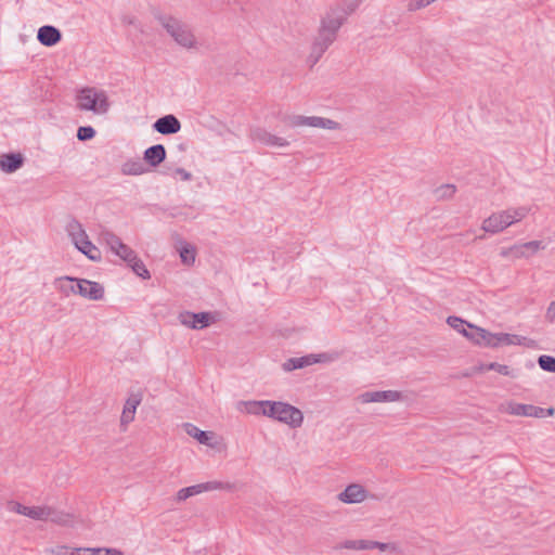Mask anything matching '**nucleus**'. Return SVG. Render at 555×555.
<instances>
[{
    "mask_svg": "<svg viewBox=\"0 0 555 555\" xmlns=\"http://www.w3.org/2000/svg\"><path fill=\"white\" fill-rule=\"evenodd\" d=\"M99 240L101 243L105 244L109 250L122 259L125 262L132 261L135 259V251L124 244L119 236H117L112 231L104 229L100 232Z\"/></svg>",
    "mask_w": 555,
    "mask_h": 555,
    "instance_id": "6",
    "label": "nucleus"
},
{
    "mask_svg": "<svg viewBox=\"0 0 555 555\" xmlns=\"http://www.w3.org/2000/svg\"><path fill=\"white\" fill-rule=\"evenodd\" d=\"M105 547H78L77 555H105Z\"/></svg>",
    "mask_w": 555,
    "mask_h": 555,
    "instance_id": "41",
    "label": "nucleus"
},
{
    "mask_svg": "<svg viewBox=\"0 0 555 555\" xmlns=\"http://www.w3.org/2000/svg\"><path fill=\"white\" fill-rule=\"evenodd\" d=\"M401 398V392L397 390L365 391L359 396V400L362 403L395 402L399 401Z\"/></svg>",
    "mask_w": 555,
    "mask_h": 555,
    "instance_id": "13",
    "label": "nucleus"
},
{
    "mask_svg": "<svg viewBox=\"0 0 555 555\" xmlns=\"http://www.w3.org/2000/svg\"><path fill=\"white\" fill-rule=\"evenodd\" d=\"M132 271L140 278L144 279V280H147L151 278V274H150V271L146 269L145 264L143 263V261L138 258V256L135 255V259L132 260V261H128L127 262Z\"/></svg>",
    "mask_w": 555,
    "mask_h": 555,
    "instance_id": "32",
    "label": "nucleus"
},
{
    "mask_svg": "<svg viewBox=\"0 0 555 555\" xmlns=\"http://www.w3.org/2000/svg\"><path fill=\"white\" fill-rule=\"evenodd\" d=\"M237 410L250 415H262L272 418L276 422L288 425L292 428H298L304 423L302 412L283 401L272 400H248L240 401Z\"/></svg>",
    "mask_w": 555,
    "mask_h": 555,
    "instance_id": "1",
    "label": "nucleus"
},
{
    "mask_svg": "<svg viewBox=\"0 0 555 555\" xmlns=\"http://www.w3.org/2000/svg\"><path fill=\"white\" fill-rule=\"evenodd\" d=\"M139 403H140V400H137V399H128L126 401V404L124 406L121 417H120V422L122 425L129 424L130 422L133 421L135 410H137V406L139 405Z\"/></svg>",
    "mask_w": 555,
    "mask_h": 555,
    "instance_id": "28",
    "label": "nucleus"
},
{
    "mask_svg": "<svg viewBox=\"0 0 555 555\" xmlns=\"http://www.w3.org/2000/svg\"><path fill=\"white\" fill-rule=\"evenodd\" d=\"M545 245L542 241H530L524 244L514 245L509 248V253L513 254L516 258L528 257L526 250H530L531 254L537 253L540 249H544Z\"/></svg>",
    "mask_w": 555,
    "mask_h": 555,
    "instance_id": "21",
    "label": "nucleus"
},
{
    "mask_svg": "<svg viewBox=\"0 0 555 555\" xmlns=\"http://www.w3.org/2000/svg\"><path fill=\"white\" fill-rule=\"evenodd\" d=\"M186 433L202 444H209L210 433L201 430L192 424H185Z\"/></svg>",
    "mask_w": 555,
    "mask_h": 555,
    "instance_id": "29",
    "label": "nucleus"
},
{
    "mask_svg": "<svg viewBox=\"0 0 555 555\" xmlns=\"http://www.w3.org/2000/svg\"><path fill=\"white\" fill-rule=\"evenodd\" d=\"M95 130L91 126H81L77 130V139L79 141H88L95 137Z\"/></svg>",
    "mask_w": 555,
    "mask_h": 555,
    "instance_id": "38",
    "label": "nucleus"
},
{
    "mask_svg": "<svg viewBox=\"0 0 555 555\" xmlns=\"http://www.w3.org/2000/svg\"><path fill=\"white\" fill-rule=\"evenodd\" d=\"M233 486L229 482L222 481H207L203 483L193 485L186 488H182L177 492V501L182 502L186 499L199 494L202 492L214 491V490H231Z\"/></svg>",
    "mask_w": 555,
    "mask_h": 555,
    "instance_id": "7",
    "label": "nucleus"
},
{
    "mask_svg": "<svg viewBox=\"0 0 555 555\" xmlns=\"http://www.w3.org/2000/svg\"><path fill=\"white\" fill-rule=\"evenodd\" d=\"M180 257L183 263L192 264L195 261L194 249L190 245L182 247L180 250Z\"/></svg>",
    "mask_w": 555,
    "mask_h": 555,
    "instance_id": "39",
    "label": "nucleus"
},
{
    "mask_svg": "<svg viewBox=\"0 0 555 555\" xmlns=\"http://www.w3.org/2000/svg\"><path fill=\"white\" fill-rule=\"evenodd\" d=\"M322 354H319V356H315V354H309V356H306V357H301V358H292V359H288L285 363H284V370L285 371H293V370H297V369H302L307 365H311L313 363H318L320 362V358Z\"/></svg>",
    "mask_w": 555,
    "mask_h": 555,
    "instance_id": "22",
    "label": "nucleus"
},
{
    "mask_svg": "<svg viewBox=\"0 0 555 555\" xmlns=\"http://www.w3.org/2000/svg\"><path fill=\"white\" fill-rule=\"evenodd\" d=\"M76 247L79 251H81L90 260H92V261L101 260L100 249L89 240L88 236H87V238L79 242L78 245H76Z\"/></svg>",
    "mask_w": 555,
    "mask_h": 555,
    "instance_id": "25",
    "label": "nucleus"
},
{
    "mask_svg": "<svg viewBox=\"0 0 555 555\" xmlns=\"http://www.w3.org/2000/svg\"><path fill=\"white\" fill-rule=\"evenodd\" d=\"M494 343H490L491 348H498L501 346H512V345H525L527 338L516 334H507V333H494Z\"/></svg>",
    "mask_w": 555,
    "mask_h": 555,
    "instance_id": "20",
    "label": "nucleus"
},
{
    "mask_svg": "<svg viewBox=\"0 0 555 555\" xmlns=\"http://www.w3.org/2000/svg\"><path fill=\"white\" fill-rule=\"evenodd\" d=\"M482 334L485 337L480 338L479 340V345L478 346H481V347H490L491 348V345L490 343H494V333H491L487 330L483 328L482 331Z\"/></svg>",
    "mask_w": 555,
    "mask_h": 555,
    "instance_id": "44",
    "label": "nucleus"
},
{
    "mask_svg": "<svg viewBox=\"0 0 555 555\" xmlns=\"http://www.w3.org/2000/svg\"><path fill=\"white\" fill-rule=\"evenodd\" d=\"M153 128L162 134H175L180 131L181 122L175 115L169 114L158 118L154 122Z\"/></svg>",
    "mask_w": 555,
    "mask_h": 555,
    "instance_id": "15",
    "label": "nucleus"
},
{
    "mask_svg": "<svg viewBox=\"0 0 555 555\" xmlns=\"http://www.w3.org/2000/svg\"><path fill=\"white\" fill-rule=\"evenodd\" d=\"M76 548H70L65 545L56 546L50 551L51 555H77Z\"/></svg>",
    "mask_w": 555,
    "mask_h": 555,
    "instance_id": "43",
    "label": "nucleus"
},
{
    "mask_svg": "<svg viewBox=\"0 0 555 555\" xmlns=\"http://www.w3.org/2000/svg\"><path fill=\"white\" fill-rule=\"evenodd\" d=\"M143 159L152 167H157L166 159V149L163 144H155L144 151Z\"/></svg>",
    "mask_w": 555,
    "mask_h": 555,
    "instance_id": "18",
    "label": "nucleus"
},
{
    "mask_svg": "<svg viewBox=\"0 0 555 555\" xmlns=\"http://www.w3.org/2000/svg\"><path fill=\"white\" fill-rule=\"evenodd\" d=\"M77 280L78 279L70 278V276H62V278H59L55 280V286L65 296H68L70 294H76Z\"/></svg>",
    "mask_w": 555,
    "mask_h": 555,
    "instance_id": "26",
    "label": "nucleus"
},
{
    "mask_svg": "<svg viewBox=\"0 0 555 555\" xmlns=\"http://www.w3.org/2000/svg\"><path fill=\"white\" fill-rule=\"evenodd\" d=\"M544 411H545V416H552L555 413L554 408L544 409Z\"/></svg>",
    "mask_w": 555,
    "mask_h": 555,
    "instance_id": "48",
    "label": "nucleus"
},
{
    "mask_svg": "<svg viewBox=\"0 0 555 555\" xmlns=\"http://www.w3.org/2000/svg\"><path fill=\"white\" fill-rule=\"evenodd\" d=\"M76 286V294L89 300H101L104 297V287L98 282L78 279Z\"/></svg>",
    "mask_w": 555,
    "mask_h": 555,
    "instance_id": "11",
    "label": "nucleus"
},
{
    "mask_svg": "<svg viewBox=\"0 0 555 555\" xmlns=\"http://www.w3.org/2000/svg\"><path fill=\"white\" fill-rule=\"evenodd\" d=\"M125 22H127L129 24H133V18L125 20Z\"/></svg>",
    "mask_w": 555,
    "mask_h": 555,
    "instance_id": "49",
    "label": "nucleus"
},
{
    "mask_svg": "<svg viewBox=\"0 0 555 555\" xmlns=\"http://www.w3.org/2000/svg\"><path fill=\"white\" fill-rule=\"evenodd\" d=\"M345 23V14L327 11L321 20V26L315 37L308 57L310 66L315 65L330 46L336 40L337 31Z\"/></svg>",
    "mask_w": 555,
    "mask_h": 555,
    "instance_id": "2",
    "label": "nucleus"
},
{
    "mask_svg": "<svg viewBox=\"0 0 555 555\" xmlns=\"http://www.w3.org/2000/svg\"><path fill=\"white\" fill-rule=\"evenodd\" d=\"M340 547L347 550H369V540H346Z\"/></svg>",
    "mask_w": 555,
    "mask_h": 555,
    "instance_id": "36",
    "label": "nucleus"
},
{
    "mask_svg": "<svg viewBox=\"0 0 555 555\" xmlns=\"http://www.w3.org/2000/svg\"><path fill=\"white\" fill-rule=\"evenodd\" d=\"M9 508L11 512L29 517L34 520H41L47 515L43 506H25L14 501L9 503Z\"/></svg>",
    "mask_w": 555,
    "mask_h": 555,
    "instance_id": "17",
    "label": "nucleus"
},
{
    "mask_svg": "<svg viewBox=\"0 0 555 555\" xmlns=\"http://www.w3.org/2000/svg\"><path fill=\"white\" fill-rule=\"evenodd\" d=\"M505 411L506 413L516 416H529L537 418L545 417V411L543 408L514 401H511L506 404Z\"/></svg>",
    "mask_w": 555,
    "mask_h": 555,
    "instance_id": "12",
    "label": "nucleus"
},
{
    "mask_svg": "<svg viewBox=\"0 0 555 555\" xmlns=\"http://www.w3.org/2000/svg\"><path fill=\"white\" fill-rule=\"evenodd\" d=\"M173 175L175 177L179 176L183 181L192 180V173L183 168H176Z\"/></svg>",
    "mask_w": 555,
    "mask_h": 555,
    "instance_id": "45",
    "label": "nucleus"
},
{
    "mask_svg": "<svg viewBox=\"0 0 555 555\" xmlns=\"http://www.w3.org/2000/svg\"><path fill=\"white\" fill-rule=\"evenodd\" d=\"M506 212L508 214L512 224H514L525 219L529 215L530 208L527 206L511 207L506 209Z\"/></svg>",
    "mask_w": 555,
    "mask_h": 555,
    "instance_id": "31",
    "label": "nucleus"
},
{
    "mask_svg": "<svg viewBox=\"0 0 555 555\" xmlns=\"http://www.w3.org/2000/svg\"><path fill=\"white\" fill-rule=\"evenodd\" d=\"M37 39L44 47H53L62 40V33L52 25H44L38 29Z\"/></svg>",
    "mask_w": 555,
    "mask_h": 555,
    "instance_id": "16",
    "label": "nucleus"
},
{
    "mask_svg": "<svg viewBox=\"0 0 555 555\" xmlns=\"http://www.w3.org/2000/svg\"><path fill=\"white\" fill-rule=\"evenodd\" d=\"M179 322L190 328L201 330L209 326L212 321V317L209 312H190L183 311L178 315Z\"/></svg>",
    "mask_w": 555,
    "mask_h": 555,
    "instance_id": "9",
    "label": "nucleus"
},
{
    "mask_svg": "<svg viewBox=\"0 0 555 555\" xmlns=\"http://www.w3.org/2000/svg\"><path fill=\"white\" fill-rule=\"evenodd\" d=\"M512 225V221L508 218V214L506 210H501L498 212H493L482 222V230L488 233H500L506 228Z\"/></svg>",
    "mask_w": 555,
    "mask_h": 555,
    "instance_id": "10",
    "label": "nucleus"
},
{
    "mask_svg": "<svg viewBox=\"0 0 555 555\" xmlns=\"http://www.w3.org/2000/svg\"><path fill=\"white\" fill-rule=\"evenodd\" d=\"M24 164L21 154L9 153L0 156V169L5 173H12L18 170Z\"/></svg>",
    "mask_w": 555,
    "mask_h": 555,
    "instance_id": "19",
    "label": "nucleus"
},
{
    "mask_svg": "<svg viewBox=\"0 0 555 555\" xmlns=\"http://www.w3.org/2000/svg\"><path fill=\"white\" fill-rule=\"evenodd\" d=\"M78 108L80 111H91L94 114H106L109 109L107 94L103 90L95 88H83L77 94Z\"/></svg>",
    "mask_w": 555,
    "mask_h": 555,
    "instance_id": "4",
    "label": "nucleus"
},
{
    "mask_svg": "<svg viewBox=\"0 0 555 555\" xmlns=\"http://www.w3.org/2000/svg\"><path fill=\"white\" fill-rule=\"evenodd\" d=\"M367 498V491L359 483H351L338 494V500L346 504L361 503Z\"/></svg>",
    "mask_w": 555,
    "mask_h": 555,
    "instance_id": "14",
    "label": "nucleus"
},
{
    "mask_svg": "<svg viewBox=\"0 0 555 555\" xmlns=\"http://www.w3.org/2000/svg\"><path fill=\"white\" fill-rule=\"evenodd\" d=\"M545 319L550 323H553L555 321V301L550 302L546 313H545Z\"/></svg>",
    "mask_w": 555,
    "mask_h": 555,
    "instance_id": "46",
    "label": "nucleus"
},
{
    "mask_svg": "<svg viewBox=\"0 0 555 555\" xmlns=\"http://www.w3.org/2000/svg\"><path fill=\"white\" fill-rule=\"evenodd\" d=\"M362 0H345L344 3L340 5L332 7L328 11H335L340 12L345 14V21L347 20V16L351 14L356 9L359 7Z\"/></svg>",
    "mask_w": 555,
    "mask_h": 555,
    "instance_id": "30",
    "label": "nucleus"
},
{
    "mask_svg": "<svg viewBox=\"0 0 555 555\" xmlns=\"http://www.w3.org/2000/svg\"><path fill=\"white\" fill-rule=\"evenodd\" d=\"M378 548L379 551H397L395 543H383L369 540V550Z\"/></svg>",
    "mask_w": 555,
    "mask_h": 555,
    "instance_id": "40",
    "label": "nucleus"
},
{
    "mask_svg": "<svg viewBox=\"0 0 555 555\" xmlns=\"http://www.w3.org/2000/svg\"><path fill=\"white\" fill-rule=\"evenodd\" d=\"M154 16L178 46L188 50L197 48V39L188 23L160 12H157Z\"/></svg>",
    "mask_w": 555,
    "mask_h": 555,
    "instance_id": "3",
    "label": "nucleus"
},
{
    "mask_svg": "<svg viewBox=\"0 0 555 555\" xmlns=\"http://www.w3.org/2000/svg\"><path fill=\"white\" fill-rule=\"evenodd\" d=\"M538 364L543 371L555 373V358L554 357L542 354L538 358Z\"/></svg>",
    "mask_w": 555,
    "mask_h": 555,
    "instance_id": "35",
    "label": "nucleus"
},
{
    "mask_svg": "<svg viewBox=\"0 0 555 555\" xmlns=\"http://www.w3.org/2000/svg\"><path fill=\"white\" fill-rule=\"evenodd\" d=\"M487 370L495 371L501 375L508 376L511 375V370L505 364H500L498 362H491L486 366Z\"/></svg>",
    "mask_w": 555,
    "mask_h": 555,
    "instance_id": "42",
    "label": "nucleus"
},
{
    "mask_svg": "<svg viewBox=\"0 0 555 555\" xmlns=\"http://www.w3.org/2000/svg\"><path fill=\"white\" fill-rule=\"evenodd\" d=\"M43 509L46 512V516L43 519H41L42 521H52L56 525H68L72 520H70V515L67 514V513H64L62 511H57L56 508L54 507H51V506H47L44 505L43 506Z\"/></svg>",
    "mask_w": 555,
    "mask_h": 555,
    "instance_id": "23",
    "label": "nucleus"
},
{
    "mask_svg": "<svg viewBox=\"0 0 555 555\" xmlns=\"http://www.w3.org/2000/svg\"><path fill=\"white\" fill-rule=\"evenodd\" d=\"M283 121L289 128L312 127L328 130L340 128L337 121L320 116L288 115L283 118Z\"/></svg>",
    "mask_w": 555,
    "mask_h": 555,
    "instance_id": "5",
    "label": "nucleus"
},
{
    "mask_svg": "<svg viewBox=\"0 0 555 555\" xmlns=\"http://www.w3.org/2000/svg\"><path fill=\"white\" fill-rule=\"evenodd\" d=\"M249 137L254 142L271 147H287L289 142L282 137L269 132L261 127L250 129Z\"/></svg>",
    "mask_w": 555,
    "mask_h": 555,
    "instance_id": "8",
    "label": "nucleus"
},
{
    "mask_svg": "<svg viewBox=\"0 0 555 555\" xmlns=\"http://www.w3.org/2000/svg\"><path fill=\"white\" fill-rule=\"evenodd\" d=\"M105 555H124V553L116 548H107L105 547Z\"/></svg>",
    "mask_w": 555,
    "mask_h": 555,
    "instance_id": "47",
    "label": "nucleus"
},
{
    "mask_svg": "<svg viewBox=\"0 0 555 555\" xmlns=\"http://www.w3.org/2000/svg\"><path fill=\"white\" fill-rule=\"evenodd\" d=\"M447 323L452 327L454 328L455 331H457L459 333L463 334L467 331L466 327H467V322L464 321L463 319L459 318V317H449L447 319Z\"/></svg>",
    "mask_w": 555,
    "mask_h": 555,
    "instance_id": "37",
    "label": "nucleus"
},
{
    "mask_svg": "<svg viewBox=\"0 0 555 555\" xmlns=\"http://www.w3.org/2000/svg\"><path fill=\"white\" fill-rule=\"evenodd\" d=\"M146 171L147 169L140 159H129L121 166V172L128 176H140Z\"/></svg>",
    "mask_w": 555,
    "mask_h": 555,
    "instance_id": "27",
    "label": "nucleus"
},
{
    "mask_svg": "<svg viewBox=\"0 0 555 555\" xmlns=\"http://www.w3.org/2000/svg\"><path fill=\"white\" fill-rule=\"evenodd\" d=\"M456 188L453 184H443L435 190L438 199H448L455 194Z\"/></svg>",
    "mask_w": 555,
    "mask_h": 555,
    "instance_id": "33",
    "label": "nucleus"
},
{
    "mask_svg": "<svg viewBox=\"0 0 555 555\" xmlns=\"http://www.w3.org/2000/svg\"><path fill=\"white\" fill-rule=\"evenodd\" d=\"M469 331L464 333V336L476 345H479L480 338L485 337L482 334L483 328L473 324H467Z\"/></svg>",
    "mask_w": 555,
    "mask_h": 555,
    "instance_id": "34",
    "label": "nucleus"
},
{
    "mask_svg": "<svg viewBox=\"0 0 555 555\" xmlns=\"http://www.w3.org/2000/svg\"><path fill=\"white\" fill-rule=\"evenodd\" d=\"M66 231L75 246L88 236L82 224L76 219H73L67 223Z\"/></svg>",
    "mask_w": 555,
    "mask_h": 555,
    "instance_id": "24",
    "label": "nucleus"
}]
</instances>
